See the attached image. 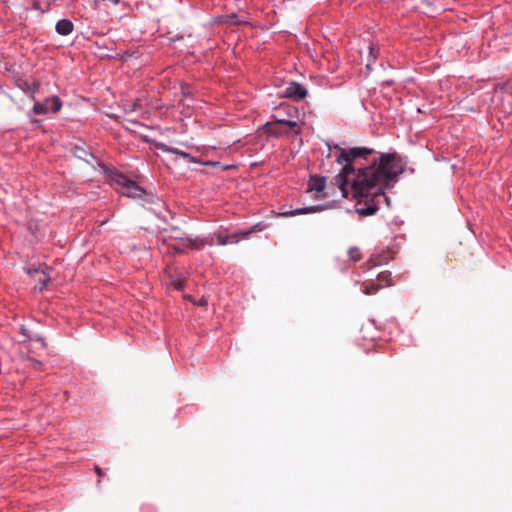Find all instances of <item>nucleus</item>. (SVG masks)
I'll list each match as a JSON object with an SVG mask.
<instances>
[{"label": "nucleus", "mask_w": 512, "mask_h": 512, "mask_svg": "<svg viewBox=\"0 0 512 512\" xmlns=\"http://www.w3.org/2000/svg\"><path fill=\"white\" fill-rule=\"evenodd\" d=\"M339 154L336 162L344 164L341 172L335 176V185L344 197L349 195L355 199V210L359 215L375 214L380 205L389 204L384 189L392 186L405 169V162L396 152L380 153L365 167L355 169L352 162L357 158L367 159L372 149L355 147L349 150L335 147Z\"/></svg>", "instance_id": "f257e3e1"}, {"label": "nucleus", "mask_w": 512, "mask_h": 512, "mask_svg": "<svg viewBox=\"0 0 512 512\" xmlns=\"http://www.w3.org/2000/svg\"><path fill=\"white\" fill-rule=\"evenodd\" d=\"M213 245V236L163 238L160 249L166 253L184 254L188 250L201 251L205 247Z\"/></svg>", "instance_id": "f03ea898"}, {"label": "nucleus", "mask_w": 512, "mask_h": 512, "mask_svg": "<svg viewBox=\"0 0 512 512\" xmlns=\"http://www.w3.org/2000/svg\"><path fill=\"white\" fill-rule=\"evenodd\" d=\"M106 179L112 186L120 189V192L131 198L141 197L144 191L126 175L116 169L106 170Z\"/></svg>", "instance_id": "7ed1b4c3"}, {"label": "nucleus", "mask_w": 512, "mask_h": 512, "mask_svg": "<svg viewBox=\"0 0 512 512\" xmlns=\"http://www.w3.org/2000/svg\"><path fill=\"white\" fill-rule=\"evenodd\" d=\"M62 105L63 104H62L61 99L57 95H54V96L45 98L42 102H36L33 105L32 110H33L34 114H36V115H45V114H48L49 112H52V113L59 112L62 108Z\"/></svg>", "instance_id": "20e7f679"}, {"label": "nucleus", "mask_w": 512, "mask_h": 512, "mask_svg": "<svg viewBox=\"0 0 512 512\" xmlns=\"http://www.w3.org/2000/svg\"><path fill=\"white\" fill-rule=\"evenodd\" d=\"M267 227H268L267 224H265L263 222H258L256 224H254L253 226H251L249 229L237 231L232 234H228L227 245L228 244H237L240 240L249 238L250 235H252L253 233L262 232Z\"/></svg>", "instance_id": "39448f33"}, {"label": "nucleus", "mask_w": 512, "mask_h": 512, "mask_svg": "<svg viewBox=\"0 0 512 512\" xmlns=\"http://www.w3.org/2000/svg\"><path fill=\"white\" fill-rule=\"evenodd\" d=\"M307 89L298 82L289 83L283 91L285 98L302 100L307 96Z\"/></svg>", "instance_id": "423d86ee"}, {"label": "nucleus", "mask_w": 512, "mask_h": 512, "mask_svg": "<svg viewBox=\"0 0 512 512\" xmlns=\"http://www.w3.org/2000/svg\"><path fill=\"white\" fill-rule=\"evenodd\" d=\"M273 123L284 126V132H294L296 135L301 133V126L297 122L296 117L280 118L278 115H273Z\"/></svg>", "instance_id": "0eeeda50"}, {"label": "nucleus", "mask_w": 512, "mask_h": 512, "mask_svg": "<svg viewBox=\"0 0 512 512\" xmlns=\"http://www.w3.org/2000/svg\"><path fill=\"white\" fill-rule=\"evenodd\" d=\"M326 187V178L317 175H311L308 181L307 192H322Z\"/></svg>", "instance_id": "6e6552de"}, {"label": "nucleus", "mask_w": 512, "mask_h": 512, "mask_svg": "<svg viewBox=\"0 0 512 512\" xmlns=\"http://www.w3.org/2000/svg\"><path fill=\"white\" fill-rule=\"evenodd\" d=\"M319 210H320L319 206H310V207L298 208L295 210L279 212L276 215L278 217H292V216L301 215V214L313 213V212H316Z\"/></svg>", "instance_id": "1a4fd4ad"}, {"label": "nucleus", "mask_w": 512, "mask_h": 512, "mask_svg": "<svg viewBox=\"0 0 512 512\" xmlns=\"http://www.w3.org/2000/svg\"><path fill=\"white\" fill-rule=\"evenodd\" d=\"M74 25L69 19H61L56 23L55 30L59 35L67 36L73 32Z\"/></svg>", "instance_id": "9d476101"}, {"label": "nucleus", "mask_w": 512, "mask_h": 512, "mask_svg": "<svg viewBox=\"0 0 512 512\" xmlns=\"http://www.w3.org/2000/svg\"><path fill=\"white\" fill-rule=\"evenodd\" d=\"M208 236H213L214 245L225 246L228 240V229L220 227V229Z\"/></svg>", "instance_id": "9b49d317"}, {"label": "nucleus", "mask_w": 512, "mask_h": 512, "mask_svg": "<svg viewBox=\"0 0 512 512\" xmlns=\"http://www.w3.org/2000/svg\"><path fill=\"white\" fill-rule=\"evenodd\" d=\"M182 158L184 160L188 161L189 163L200 164V165L211 166V167H219L220 166V162H218V161H204V160L197 158L189 153L182 154Z\"/></svg>", "instance_id": "f8f14e48"}, {"label": "nucleus", "mask_w": 512, "mask_h": 512, "mask_svg": "<svg viewBox=\"0 0 512 512\" xmlns=\"http://www.w3.org/2000/svg\"><path fill=\"white\" fill-rule=\"evenodd\" d=\"M381 287L374 280H368L361 284V291L366 295L376 294Z\"/></svg>", "instance_id": "ddd939ff"}, {"label": "nucleus", "mask_w": 512, "mask_h": 512, "mask_svg": "<svg viewBox=\"0 0 512 512\" xmlns=\"http://www.w3.org/2000/svg\"><path fill=\"white\" fill-rule=\"evenodd\" d=\"M376 283L382 288L388 287L392 285V276L391 272L384 271L378 274Z\"/></svg>", "instance_id": "4468645a"}, {"label": "nucleus", "mask_w": 512, "mask_h": 512, "mask_svg": "<svg viewBox=\"0 0 512 512\" xmlns=\"http://www.w3.org/2000/svg\"><path fill=\"white\" fill-rule=\"evenodd\" d=\"M155 147L158 149V150H161L163 152H166V153H172V154H176L178 156H180L182 158V154H188L187 152L185 151H182L178 148H175V147H171V146H168L167 144L165 143H156L155 144Z\"/></svg>", "instance_id": "2eb2a0df"}, {"label": "nucleus", "mask_w": 512, "mask_h": 512, "mask_svg": "<svg viewBox=\"0 0 512 512\" xmlns=\"http://www.w3.org/2000/svg\"><path fill=\"white\" fill-rule=\"evenodd\" d=\"M155 147L158 149V150H161L163 152H166V153H172V154H176L178 156H180L182 158V154H188L187 152L185 151H182L178 148H175V147H171V146H168L167 144L165 143H156L155 144Z\"/></svg>", "instance_id": "dca6fc26"}, {"label": "nucleus", "mask_w": 512, "mask_h": 512, "mask_svg": "<svg viewBox=\"0 0 512 512\" xmlns=\"http://www.w3.org/2000/svg\"><path fill=\"white\" fill-rule=\"evenodd\" d=\"M284 111L288 117H296L298 116V109L296 107L290 105H281L279 106L275 115H278L280 118H285L284 115H280V113Z\"/></svg>", "instance_id": "f3484780"}, {"label": "nucleus", "mask_w": 512, "mask_h": 512, "mask_svg": "<svg viewBox=\"0 0 512 512\" xmlns=\"http://www.w3.org/2000/svg\"><path fill=\"white\" fill-rule=\"evenodd\" d=\"M348 256L351 262L356 263L361 260L362 253L358 247H350L348 250Z\"/></svg>", "instance_id": "a211bd4d"}, {"label": "nucleus", "mask_w": 512, "mask_h": 512, "mask_svg": "<svg viewBox=\"0 0 512 512\" xmlns=\"http://www.w3.org/2000/svg\"><path fill=\"white\" fill-rule=\"evenodd\" d=\"M392 257L391 256H387L383 259H379L378 256H372L366 263V265L368 266V269L371 268V267H376V266H379V265H382L383 263H386L387 261H389Z\"/></svg>", "instance_id": "6ab92c4d"}, {"label": "nucleus", "mask_w": 512, "mask_h": 512, "mask_svg": "<svg viewBox=\"0 0 512 512\" xmlns=\"http://www.w3.org/2000/svg\"><path fill=\"white\" fill-rule=\"evenodd\" d=\"M184 284H185V279H183V278H176V279H172L170 281V286L178 291H181L184 289Z\"/></svg>", "instance_id": "aec40b11"}, {"label": "nucleus", "mask_w": 512, "mask_h": 512, "mask_svg": "<svg viewBox=\"0 0 512 512\" xmlns=\"http://www.w3.org/2000/svg\"><path fill=\"white\" fill-rule=\"evenodd\" d=\"M221 19H226V22L229 24H239L241 21H239V17L237 14L233 13L231 15H226L221 17Z\"/></svg>", "instance_id": "412c9836"}, {"label": "nucleus", "mask_w": 512, "mask_h": 512, "mask_svg": "<svg viewBox=\"0 0 512 512\" xmlns=\"http://www.w3.org/2000/svg\"><path fill=\"white\" fill-rule=\"evenodd\" d=\"M94 470L99 477L103 476V471L99 466H95Z\"/></svg>", "instance_id": "4be33fe9"}, {"label": "nucleus", "mask_w": 512, "mask_h": 512, "mask_svg": "<svg viewBox=\"0 0 512 512\" xmlns=\"http://www.w3.org/2000/svg\"><path fill=\"white\" fill-rule=\"evenodd\" d=\"M46 285H47V280L45 279V280H43V281L40 283V288H39V289H40V291H42V290L46 287Z\"/></svg>", "instance_id": "5701e85b"}, {"label": "nucleus", "mask_w": 512, "mask_h": 512, "mask_svg": "<svg viewBox=\"0 0 512 512\" xmlns=\"http://www.w3.org/2000/svg\"><path fill=\"white\" fill-rule=\"evenodd\" d=\"M206 304V300L205 299H201L200 302H199V305H205Z\"/></svg>", "instance_id": "b1692460"}]
</instances>
